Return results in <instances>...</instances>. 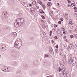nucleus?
Listing matches in <instances>:
<instances>
[{
  "label": "nucleus",
  "mask_w": 77,
  "mask_h": 77,
  "mask_svg": "<svg viewBox=\"0 0 77 77\" xmlns=\"http://www.w3.org/2000/svg\"><path fill=\"white\" fill-rule=\"evenodd\" d=\"M12 36L14 37H16L17 36V33L16 32H13L11 33Z\"/></svg>",
  "instance_id": "nucleus-7"
},
{
  "label": "nucleus",
  "mask_w": 77,
  "mask_h": 77,
  "mask_svg": "<svg viewBox=\"0 0 77 77\" xmlns=\"http://www.w3.org/2000/svg\"><path fill=\"white\" fill-rule=\"evenodd\" d=\"M67 1L69 3H71V1H70V0H67Z\"/></svg>",
  "instance_id": "nucleus-41"
},
{
  "label": "nucleus",
  "mask_w": 77,
  "mask_h": 77,
  "mask_svg": "<svg viewBox=\"0 0 77 77\" xmlns=\"http://www.w3.org/2000/svg\"><path fill=\"white\" fill-rule=\"evenodd\" d=\"M63 33L64 35H66V33L65 32V31L63 32Z\"/></svg>",
  "instance_id": "nucleus-49"
},
{
  "label": "nucleus",
  "mask_w": 77,
  "mask_h": 77,
  "mask_svg": "<svg viewBox=\"0 0 77 77\" xmlns=\"http://www.w3.org/2000/svg\"><path fill=\"white\" fill-rule=\"evenodd\" d=\"M14 57H16V56H17V55H13Z\"/></svg>",
  "instance_id": "nucleus-55"
},
{
  "label": "nucleus",
  "mask_w": 77,
  "mask_h": 77,
  "mask_svg": "<svg viewBox=\"0 0 77 77\" xmlns=\"http://www.w3.org/2000/svg\"><path fill=\"white\" fill-rule=\"evenodd\" d=\"M23 66L24 68H28V67H29V65L27 64H26V66L23 65Z\"/></svg>",
  "instance_id": "nucleus-17"
},
{
  "label": "nucleus",
  "mask_w": 77,
  "mask_h": 77,
  "mask_svg": "<svg viewBox=\"0 0 77 77\" xmlns=\"http://www.w3.org/2000/svg\"><path fill=\"white\" fill-rule=\"evenodd\" d=\"M62 54L61 52H60V55H62Z\"/></svg>",
  "instance_id": "nucleus-61"
},
{
  "label": "nucleus",
  "mask_w": 77,
  "mask_h": 77,
  "mask_svg": "<svg viewBox=\"0 0 77 77\" xmlns=\"http://www.w3.org/2000/svg\"><path fill=\"white\" fill-rule=\"evenodd\" d=\"M0 50H1V51H4V50H2V49H0Z\"/></svg>",
  "instance_id": "nucleus-63"
},
{
  "label": "nucleus",
  "mask_w": 77,
  "mask_h": 77,
  "mask_svg": "<svg viewBox=\"0 0 77 77\" xmlns=\"http://www.w3.org/2000/svg\"><path fill=\"white\" fill-rule=\"evenodd\" d=\"M57 5H60V4L59 3H57Z\"/></svg>",
  "instance_id": "nucleus-62"
},
{
  "label": "nucleus",
  "mask_w": 77,
  "mask_h": 77,
  "mask_svg": "<svg viewBox=\"0 0 77 77\" xmlns=\"http://www.w3.org/2000/svg\"><path fill=\"white\" fill-rule=\"evenodd\" d=\"M51 14H53V11H51Z\"/></svg>",
  "instance_id": "nucleus-59"
},
{
  "label": "nucleus",
  "mask_w": 77,
  "mask_h": 77,
  "mask_svg": "<svg viewBox=\"0 0 77 77\" xmlns=\"http://www.w3.org/2000/svg\"><path fill=\"white\" fill-rule=\"evenodd\" d=\"M9 71V69L8 68H5V69L4 70H2V71H4L5 72H7Z\"/></svg>",
  "instance_id": "nucleus-4"
},
{
  "label": "nucleus",
  "mask_w": 77,
  "mask_h": 77,
  "mask_svg": "<svg viewBox=\"0 0 77 77\" xmlns=\"http://www.w3.org/2000/svg\"><path fill=\"white\" fill-rule=\"evenodd\" d=\"M47 77H53V76L52 75H49V76H47Z\"/></svg>",
  "instance_id": "nucleus-43"
},
{
  "label": "nucleus",
  "mask_w": 77,
  "mask_h": 77,
  "mask_svg": "<svg viewBox=\"0 0 77 77\" xmlns=\"http://www.w3.org/2000/svg\"><path fill=\"white\" fill-rule=\"evenodd\" d=\"M50 33L52 34V31L51 30L50 32Z\"/></svg>",
  "instance_id": "nucleus-53"
},
{
  "label": "nucleus",
  "mask_w": 77,
  "mask_h": 77,
  "mask_svg": "<svg viewBox=\"0 0 77 77\" xmlns=\"http://www.w3.org/2000/svg\"><path fill=\"white\" fill-rule=\"evenodd\" d=\"M54 50L56 53H57V52H58V50L57 49H55Z\"/></svg>",
  "instance_id": "nucleus-24"
},
{
  "label": "nucleus",
  "mask_w": 77,
  "mask_h": 77,
  "mask_svg": "<svg viewBox=\"0 0 77 77\" xmlns=\"http://www.w3.org/2000/svg\"><path fill=\"white\" fill-rule=\"evenodd\" d=\"M54 38L55 39H58V38H57V36H55L54 37Z\"/></svg>",
  "instance_id": "nucleus-31"
},
{
  "label": "nucleus",
  "mask_w": 77,
  "mask_h": 77,
  "mask_svg": "<svg viewBox=\"0 0 77 77\" xmlns=\"http://www.w3.org/2000/svg\"><path fill=\"white\" fill-rule=\"evenodd\" d=\"M42 7L44 9H45V5H43Z\"/></svg>",
  "instance_id": "nucleus-33"
},
{
  "label": "nucleus",
  "mask_w": 77,
  "mask_h": 77,
  "mask_svg": "<svg viewBox=\"0 0 77 77\" xmlns=\"http://www.w3.org/2000/svg\"><path fill=\"white\" fill-rule=\"evenodd\" d=\"M74 12H77V10H75Z\"/></svg>",
  "instance_id": "nucleus-57"
},
{
  "label": "nucleus",
  "mask_w": 77,
  "mask_h": 77,
  "mask_svg": "<svg viewBox=\"0 0 77 77\" xmlns=\"http://www.w3.org/2000/svg\"><path fill=\"white\" fill-rule=\"evenodd\" d=\"M56 47L57 48H59V46H58V45H57L56 46Z\"/></svg>",
  "instance_id": "nucleus-42"
},
{
  "label": "nucleus",
  "mask_w": 77,
  "mask_h": 77,
  "mask_svg": "<svg viewBox=\"0 0 77 77\" xmlns=\"http://www.w3.org/2000/svg\"><path fill=\"white\" fill-rule=\"evenodd\" d=\"M57 32L58 34H59V33H61V32L60 31L59 29H57Z\"/></svg>",
  "instance_id": "nucleus-20"
},
{
  "label": "nucleus",
  "mask_w": 77,
  "mask_h": 77,
  "mask_svg": "<svg viewBox=\"0 0 77 77\" xmlns=\"http://www.w3.org/2000/svg\"><path fill=\"white\" fill-rule=\"evenodd\" d=\"M70 33H72V30H70Z\"/></svg>",
  "instance_id": "nucleus-50"
},
{
  "label": "nucleus",
  "mask_w": 77,
  "mask_h": 77,
  "mask_svg": "<svg viewBox=\"0 0 77 77\" xmlns=\"http://www.w3.org/2000/svg\"><path fill=\"white\" fill-rule=\"evenodd\" d=\"M18 63L14 62L13 63V66H15L17 65H18Z\"/></svg>",
  "instance_id": "nucleus-8"
},
{
  "label": "nucleus",
  "mask_w": 77,
  "mask_h": 77,
  "mask_svg": "<svg viewBox=\"0 0 77 77\" xmlns=\"http://www.w3.org/2000/svg\"><path fill=\"white\" fill-rule=\"evenodd\" d=\"M58 24H61V23H62V22H61V21H59L58 22Z\"/></svg>",
  "instance_id": "nucleus-39"
},
{
  "label": "nucleus",
  "mask_w": 77,
  "mask_h": 77,
  "mask_svg": "<svg viewBox=\"0 0 77 77\" xmlns=\"http://www.w3.org/2000/svg\"><path fill=\"white\" fill-rule=\"evenodd\" d=\"M69 64H71L72 63V59H69Z\"/></svg>",
  "instance_id": "nucleus-13"
},
{
  "label": "nucleus",
  "mask_w": 77,
  "mask_h": 77,
  "mask_svg": "<svg viewBox=\"0 0 77 77\" xmlns=\"http://www.w3.org/2000/svg\"><path fill=\"white\" fill-rule=\"evenodd\" d=\"M6 14H7V12L6 11L5 12V13H2V18H6Z\"/></svg>",
  "instance_id": "nucleus-6"
},
{
  "label": "nucleus",
  "mask_w": 77,
  "mask_h": 77,
  "mask_svg": "<svg viewBox=\"0 0 77 77\" xmlns=\"http://www.w3.org/2000/svg\"><path fill=\"white\" fill-rule=\"evenodd\" d=\"M70 38H74V36H73L72 35H70Z\"/></svg>",
  "instance_id": "nucleus-30"
},
{
  "label": "nucleus",
  "mask_w": 77,
  "mask_h": 77,
  "mask_svg": "<svg viewBox=\"0 0 77 77\" xmlns=\"http://www.w3.org/2000/svg\"><path fill=\"white\" fill-rule=\"evenodd\" d=\"M72 45H73V44L72 43H71L69 45L67 48L68 50H71V48H72Z\"/></svg>",
  "instance_id": "nucleus-5"
},
{
  "label": "nucleus",
  "mask_w": 77,
  "mask_h": 77,
  "mask_svg": "<svg viewBox=\"0 0 77 77\" xmlns=\"http://www.w3.org/2000/svg\"><path fill=\"white\" fill-rule=\"evenodd\" d=\"M30 10L31 11V12H32V13L35 12V9L33 8H31Z\"/></svg>",
  "instance_id": "nucleus-15"
},
{
  "label": "nucleus",
  "mask_w": 77,
  "mask_h": 77,
  "mask_svg": "<svg viewBox=\"0 0 77 77\" xmlns=\"http://www.w3.org/2000/svg\"><path fill=\"white\" fill-rule=\"evenodd\" d=\"M64 58H66V55H65L63 56Z\"/></svg>",
  "instance_id": "nucleus-51"
},
{
  "label": "nucleus",
  "mask_w": 77,
  "mask_h": 77,
  "mask_svg": "<svg viewBox=\"0 0 77 77\" xmlns=\"http://www.w3.org/2000/svg\"><path fill=\"white\" fill-rule=\"evenodd\" d=\"M10 27H7V29H7V30H8H8H10Z\"/></svg>",
  "instance_id": "nucleus-32"
},
{
  "label": "nucleus",
  "mask_w": 77,
  "mask_h": 77,
  "mask_svg": "<svg viewBox=\"0 0 77 77\" xmlns=\"http://www.w3.org/2000/svg\"><path fill=\"white\" fill-rule=\"evenodd\" d=\"M42 27L43 28V29H45V25H43L42 26Z\"/></svg>",
  "instance_id": "nucleus-34"
},
{
  "label": "nucleus",
  "mask_w": 77,
  "mask_h": 77,
  "mask_svg": "<svg viewBox=\"0 0 77 77\" xmlns=\"http://www.w3.org/2000/svg\"><path fill=\"white\" fill-rule=\"evenodd\" d=\"M69 24H71V25H72V21H70L69 20Z\"/></svg>",
  "instance_id": "nucleus-28"
},
{
  "label": "nucleus",
  "mask_w": 77,
  "mask_h": 77,
  "mask_svg": "<svg viewBox=\"0 0 77 77\" xmlns=\"http://www.w3.org/2000/svg\"><path fill=\"white\" fill-rule=\"evenodd\" d=\"M41 17H42V18H43V19H45V17L44 16L42 15L41 16Z\"/></svg>",
  "instance_id": "nucleus-27"
},
{
  "label": "nucleus",
  "mask_w": 77,
  "mask_h": 77,
  "mask_svg": "<svg viewBox=\"0 0 77 77\" xmlns=\"http://www.w3.org/2000/svg\"><path fill=\"white\" fill-rule=\"evenodd\" d=\"M54 27H57V25H56V24H54Z\"/></svg>",
  "instance_id": "nucleus-38"
},
{
  "label": "nucleus",
  "mask_w": 77,
  "mask_h": 77,
  "mask_svg": "<svg viewBox=\"0 0 77 77\" xmlns=\"http://www.w3.org/2000/svg\"><path fill=\"white\" fill-rule=\"evenodd\" d=\"M20 43H21V45H22L23 43H22V41L20 39H17L15 42L14 44L15 45L18 46V44H20Z\"/></svg>",
  "instance_id": "nucleus-2"
},
{
  "label": "nucleus",
  "mask_w": 77,
  "mask_h": 77,
  "mask_svg": "<svg viewBox=\"0 0 77 77\" xmlns=\"http://www.w3.org/2000/svg\"><path fill=\"white\" fill-rule=\"evenodd\" d=\"M47 5H48V6H51L52 5V4L51 3L49 2L47 3Z\"/></svg>",
  "instance_id": "nucleus-12"
},
{
  "label": "nucleus",
  "mask_w": 77,
  "mask_h": 77,
  "mask_svg": "<svg viewBox=\"0 0 77 77\" xmlns=\"http://www.w3.org/2000/svg\"><path fill=\"white\" fill-rule=\"evenodd\" d=\"M59 12V10H57V13H58V12Z\"/></svg>",
  "instance_id": "nucleus-52"
},
{
  "label": "nucleus",
  "mask_w": 77,
  "mask_h": 77,
  "mask_svg": "<svg viewBox=\"0 0 77 77\" xmlns=\"http://www.w3.org/2000/svg\"><path fill=\"white\" fill-rule=\"evenodd\" d=\"M58 71L59 72H60L61 71V69L60 68V67H59L58 68Z\"/></svg>",
  "instance_id": "nucleus-25"
},
{
  "label": "nucleus",
  "mask_w": 77,
  "mask_h": 77,
  "mask_svg": "<svg viewBox=\"0 0 77 77\" xmlns=\"http://www.w3.org/2000/svg\"><path fill=\"white\" fill-rule=\"evenodd\" d=\"M75 63H76V60H73L72 61V65L73 66H74L75 65Z\"/></svg>",
  "instance_id": "nucleus-9"
},
{
  "label": "nucleus",
  "mask_w": 77,
  "mask_h": 77,
  "mask_svg": "<svg viewBox=\"0 0 77 77\" xmlns=\"http://www.w3.org/2000/svg\"><path fill=\"white\" fill-rule=\"evenodd\" d=\"M38 3L40 5H42V2L41 1H40L39 2H38Z\"/></svg>",
  "instance_id": "nucleus-36"
},
{
  "label": "nucleus",
  "mask_w": 77,
  "mask_h": 77,
  "mask_svg": "<svg viewBox=\"0 0 77 77\" xmlns=\"http://www.w3.org/2000/svg\"><path fill=\"white\" fill-rule=\"evenodd\" d=\"M15 22H17V23H18L19 24H24V25L25 24V22H24V19L21 18H18L15 21Z\"/></svg>",
  "instance_id": "nucleus-1"
},
{
  "label": "nucleus",
  "mask_w": 77,
  "mask_h": 77,
  "mask_svg": "<svg viewBox=\"0 0 77 77\" xmlns=\"http://www.w3.org/2000/svg\"><path fill=\"white\" fill-rule=\"evenodd\" d=\"M23 5L24 6H25V7H28V5L25 2H23Z\"/></svg>",
  "instance_id": "nucleus-10"
},
{
  "label": "nucleus",
  "mask_w": 77,
  "mask_h": 77,
  "mask_svg": "<svg viewBox=\"0 0 77 77\" xmlns=\"http://www.w3.org/2000/svg\"><path fill=\"white\" fill-rule=\"evenodd\" d=\"M63 62L64 63H66V59H64L63 60Z\"/></svg>",
  "instance_id": "nucleus-29"
},
{
  "label": "nucleus",
  "mask_w": 77,
  "mask_h": 77,
  "mask_svg": "<svg viewBox=\"0 0 77 77\" xmlns=\"http://www.w3.org/2000/svg\"><path fill=\"white\" fill-rule=\"evenodd\" d=\"M40 14H44V12L43 10H41L40 11Z\"/></svg>",
  "instance_id": "nucleus-18"
},
{
  "label": "nucleus",
  "mask_w": 77,
  "mask_h": 77,
  "mask_svg": "<svg viewBox=\"0 0 77 77\" xmlns=\"http://www.w3.org/2000/svg\"><path fill=\"white\" fill-rule=\"evenodd\" d=\"M61 21H63V18L62 17H61L60 18Z\"/></svg>",
  "instance_id": "nucleus-37"
},
{
  "label": "nucleus",
  "mask_w": 77,
  "mask_h": 77,
  "mask_svg": "<svg viewBox=\"0 0 77 77\" xmlns=\"http://www.w3.org/2000/svg\"><path fill=\"white\" fill-rule=\"evenodd\" d=\"M65 41L66 42H68V40L67 39H66Z\"/></svg>",
  "instance_id": "nucleus-56"
},
{
  "label": "nucleus",
  "mask_w": 77,
  "mask_h": 77,
  "mask_svg": "<svg viewBox=\"0 0 77 77\" xmlns=\"http://www.w3.org/2000/svg\"><path fill=\"white\" fill-rule=\"evenodd\" d=\"M50 36H51V34L50 33Z\"/></svg>",
  "instance_id": "nucleus-64"
},
{
  "label": "nucleus",
  "mask_w": 77,
  "mask_h": 77,
  "mask_svg": "<svg viewBox=\"0 0 77 77\" xmlns=\"http://www.w3.org/2000/svg\"><path fill=\"white\" fill-rule=\"evenodd\" d=\"M49 57V55L47 54H46L45 57Z\"/></svg>",
  "instance_id": "nucleus-26"
},
{
  "label": "nucleus",
  "mask_w": 77,
  "mask_h": 77,
  "mask_svg": "<svg viewBox=\"0 0 77 77\" xmlns=\"http://www.w3.org/2000/svg\"><path fill=\"white\" fill-rule=\"evenodd\" d=\"M24 23H23L22 24L21 23H18L16 22L15 23H14V26L16 27H20V26H23V25H24Z\"/></svg>",
  "instance_id": "nucleus-3"
},
{
  "label": "nucleus",
  "mask_w": 77,
  "mask_h": 77,
  "mask_svg": "<svg viewBox=\"0 0 77 77\" xmlns=\"http://www.w3.org/2000/svg\"><path fill=\"white\" fill-rule=\"evenodd\" d=\"M69 59H72V54H70L69 56Z\"/></svg>",
  "instance_id": "nucleus-16"
},
{
  "label": "nucleus",
  "mask_w": 77,
  "mask_h": 77,
  "mask_svg": "<svg viewBox=\"0 0 77 77\" xmlns=\"http://www.w3.org/2000/svg\"><path fill=\"white\" fill-rule=\"evenodd\" d=\"M63 38H64V39H66V36H64V37Z\"/></svg>",
  "instance_id": "nucleus-47"
},
{
  "label": "nucleus",
  "mask_w": 77,
  "mask_h": 77,
  "mask_svg": "<svg viewBox=\"0 0 77 77\" xmlns=\"http://www.w3.org/2000/svg\"><path fill=\"white\" fill-rule=\"evenodd\" d=\"M62 75H65V72H63L62 73Z\"/></svg>",
  "instance_id": "nucleus-44"
},
{
  "label": "nucleus",
  "mask_w": 77,
  "mask_h": 77,
  "mask_svg": "<svg viewBox=\"0 0 77 77\" xmlns=\"http://www.w3.org/2000/svg\"><path fill=\"white\" fill-rule=\"evenodd\" d=\"M39 6H38L37 8V9H39Z\"/></svg>",
  "instance_id": "nucleus-60"
},
{
  "label": "nucleus",
  "mask_w": 77,
  "mask_h": 77,
  "mask_svg": "<svg viewBox=\"0 0 77 77\" xmlns=\"http://www.w3.org/2000/svg\"><path fill=\"white\" fill-rule=\"evenodd\" d=\"M73 9H74V10H76L77 9V8L75 7H74L73 8Z\"/></svg>",
  "instance_id": "nucleus-35"
},
{
  "label": "nucleus",
  "mask_w": 77,
  "mask_h": 77,
  "mask_svg": "<svg viewBox=\"0 0 77 77\" xmlns=\"http://www.w3.org/2000/svg\"><path fill=\"white\" fill-rule=\"evenodd\" d=\"M75 48H77V44H76L75 45Z\"/></svg>",
  "instance_id": "nucleus-40"
},
{
  "label": "nucleus",
  "mask_w": 77,
  "mask_h": 77,
  "mask_svg": "<svg viewBox=\"0 0 77 77\" xmlns=\"http://www.w3.org/2000/svg\"><path fill=\"white\" fill-rule=\"evenodd\" d=\"M29 6L30 7H32V5L31 4H29Z\"/></svg>",
  "instance_id": "nucleus-46"
},
{
  "label": "nucleus",
  "mask_w": 77,
  "mask_h": 77,
  "mask_svg": "<svg viewBox=\"0 0 77 77\" xmlns=\"http://www.w3.org/2000/svg\"><path fill=\"white\" fill-rule=\"evenodd\" d=\"M61 29L63 31H64V30H65V29L63 28H61Z\"/></svg>",
  "instance_id": "nucleus-45"
},
{
  "label": "nucleus",
  "mask_w": 77,
  "mask_h": 77,
  "mask_svg": "<svg viewBox=\"0 0 77 77\" xmlns=\"http://www.w3.org/2000/svg\"><path fill=\"white\" fill-rule=\"evenodd\" d=\"M32 4L33 5H35V4H36V1H34L32 2Z\"/></svg>",
  "instance_id": "nucleus-23"
},
{
  "label": "nucleus",
  "mask_w": 77,
  "mask_h": 77,
  "mask_svg": "<svg viewBox=\"0 0 77 77\" xmlns=\"http://www.w3.org/2000/svg\"><path fill=\"white\" fill-rule=\"evenodd\" d=\"M32 74L35 75H36V71H35V70L32 71Z\"/></svg>",
  "instance_id": "nucleus-14"
},
{
  "label": "nucleus",
  "mask_w": 77,
  "mask_h": 77,
  "mask_svg": "<svg viewBox=\"0 0 77 77\" xmlns=\"http://www.w3.org/2000/svg\"><path fill=\"white\" fill-rule=\"evenodd\" d=\"M59 37H61L62 35V34L61 33V32L59 33V34H58Z\"/></svg>",
  "instance_id": "nucleus-19"
},
{
  "label": "nucleus",
  "mask_w": 77,
  "mask_h": 77,
  "mask_svg": "<svg viewBox=\"0 0 77 77\" xmlns=\"http://www.w3.org/2000/svg\"><path fill=\"white\" fill-rule=\"evenodd\" d=\"M51 41L52 43V44H54V41L53 40H52Z\"/></svg>",
  "instance_id": "nucleus-48"
},
{
  "label": "nucleus",
  "mask_w": 77,
  "mask_h": 77,
  "mask_svg": "<svg viewBox=\"0 0 77 77\" xmlns=\"http://www.w3.org/2000/svg\"><path fill=\"white\" fill-rule=\"evenodd\" d=\"M65 15H68V14H67V13H65Z\"/></svg>",
  "instance_id": "nucleus-54"
},
{
  "label": "nucleus",
  "mask_w": 77,
  "mask_h": 77,
  "mask_svg": "<svg viewBox=\"0 0 77 77\" xmlns=\"http://www.w3.org/2000/svg\"><path fill=\"white\" fill-rule=\"evenodd\" d=\"M49 52L51 54H52L53 52V49H52V48H50L49 49Z\"/></svg>",
  "instance_id": "nucleus-11"
},
{
  "label": "nucleus",
  "mask_w": 77,
  "mask_h": 77,
  "mask_svg": "<svg viewBox=\"0 0 77 77\" xmlns=\"http://www.w3.org/2000/svg\"><path fill=\"white\" fill-rule=\"evenodd\" d=\"M75 2H74V3H72L71 4V6L72 7H74V5H75Z\"/></svg>",
  "instance_id": "nucleus-22"
},
{
  "label": "nucleus",
  "mask_w": 77,
  "mask_h": 77,
  "mask_svg": "<svg viewBox=\"0 0 77 77\" xmlns=\"http://www.w3.org/2000/svg\"><path fill=\"white\" fill-rule=\"evenodd\" d=\"M64 48H66V46L65 45H64Z\"/></svg>",
  "instance_id": "nucleus-58"
},
{
  "label": "nucleus",
  "mask_w": 77,
  "mask_h": 77,
  "mask_svg": "<svg viewBox=\"0 0 77 77\" xmlns=\"http://www.w3.org/2000/svg\"><path fill=\"white\" fill-rule=\"evenodd\" d=\"M61 71H62V72H64L65 71V70L64 68H63L61 69Z\"/></svg>",
  "instance_id": "nucleus-21"
}]
</instances>
